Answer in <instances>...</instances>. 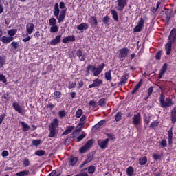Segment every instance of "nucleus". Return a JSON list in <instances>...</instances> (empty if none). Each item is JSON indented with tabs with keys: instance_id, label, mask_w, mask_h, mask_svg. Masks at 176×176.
<instances>
[{
	"instance_id": "nucleus-22",
	"label": "nucleus",
	"mask_w": 176,
	"mask_h": 176,
	"mask_svg": "<svg viewBox=\"0 0 176 176\" xmlns=\"http://www.w3.org/2000/svg\"><path fill=\"white\" fill-rule=\"evenodd\" d=\"M75 36L71 35L63 38V43H68V42H75Z\"/></svg>"
},
{
	"instance_id": "nucleus-45",
	"label": "nucleus",
	"mask_w": 176,
	"mask_h": 176,
	"mask_svg": "<svg viewBox=\"0 0 176 176\" xmlns=\"http://www.w3.org/2000/svg\"><path fill=\"white\" fill-rule=\"evenodd\" d=\"M49 24H50V26H52V25H56L57 20L56 19V18L52 17V18L50 19Z\"/></svg>"
},
{
	"instance_id": "nucleus-57",
	"label": "nucleus",
	"mask_w": 176,
	"mask_h": 176,
	"mask_svg": "<svg viewBox=\"0 0 176 176\" xmlns=\"http://www.w3.org/2000/svg\"><path fill=\"white\" fill-rule=\"evenodd\" d=\"M151 120H152V118H151V116L144 118V122L147 125L149 124V123H151Z\"/></svg>"
},
{
	"instance_id": "nucleus-8",
	"label": "nucleus",
	"mask_w": 176,
	"mask_h": 176,
	"mask_svg": "<svg viewBox=\"0 0 176 176\" xmlns=\"http://www.w3.org/2000/svg\"><path fill=\"white\" fill-rule=\"evenodd\" d=\"M130 50L127 47H123L118 50V56L119 58H126L129 56Z\"/></svg>"
},
{
	"instance_id": "nucleus-34",
	"label": "nucleus",
	"mask_w": 176,
	"mask_h": 176,
	"mask_svg": "<svg viewBox=\"0 0 176 176\" xmlns=\"http://www.w3.org/2000/svg\"><path fill=\"white\" fill-rule=\"evenodd\" d=\"M146 163H148V157H146V156L139 159V164L140 166H145Z\"/></svg>"
},
{
	"instance_id": "nucleus-37",
	"label": "nucleus",
	"mask_w": 176,
	"mask_h": 176,
	"mask_svg": "<svg viewBox=\"0 0 176 176\" xmlns=\"http://www.w3.org/2000/svg\"><path fill=\"white\" fill-rule=\"evenodd\" d=\"M93 160H94V155L93 153H90L87 155V158L85 161L89 164L90 162H93Z\"/></svg>"
},
{
	"instance_id": "nucleus-55",
	"label": "nucleus",
	"mask_w": 176,
	"mask_h": 176,
	"mask_svg": "<svg viewBox=\"0 0 176 176\" xmlns=\"http://www.w3.org/2000/svg\"><path fill=\"white\" fill-rule=\"evenodd\" d=\"M87 151H89V148L85 146V145L80 148L79 151H80V153H86V152H87Z\"/></svg>"
},
{
	"instance_id": "nucleus-1",
	"label": "nucleus",
	"mask_w": 176,
	"mask_h": 176,
	"mask_svg": "<svg viewBox=\"0 0 176 176\" xmlns=\"http://www.w3.org/2000/svg\"><path fill=\"white\" fill-rule=\"evenodd\" d=\"M67 14V6H65V3L60 1L59 3H56L54 6V16L58 20V23H60L64 22L65 20V16Z\"/></svg>"
},
{
	"instance_id": "nucleus-26",
	"label": "nucleus",
	"mask_w": 176,
	"mask_h": 176,
	"mask_svg": "<svg viewBox=\"0 0 176 176\" xmlns=\"http://www.w3.org/2000/svg\"><path fill=\"white\" fill-rule=\"evenodd\" d=\"M141 86H142V79H140L138 84L135 85L133 90L131 91V94H135Z\"/></svg>"
},
{
	"instance_id": "nucleus-28",
	"label": "nucleus",
	"mask_w": 176,
	"mask_h": 176,
	"mask_svg": "<svg viewBox=\"0 0 176 176\" xmlns=\"http://www.w3.org/2000/svg\"><path fill=\"white\" fill-rule=\"evenodd\" d=\"M111 72H112V70L110 69L104 73V78L106 80H107L108 82H111V80H112Z\"/></svg>"
},
{
	"instance_id": "nucleus-52",
	"label": "nucleus",
	"mask_w": 176,
	"mask_h": 176,
	"mask_svg": "<svg viewBox=\"0 0 176 176\" xmlns=\"http://www.w3.org/2000/svg\"><path fill=\"white\" fill-rule=\"evenodd\" d=\"M75 87H76V82L69 81V85H68V89H75Z\"/></svg>"
},
{
	"instance_id": "nucleus-9",
	"label": "nucleus",
	"mask_w": 176,
	"mask_h": 176,
	"mask_svg": "<svg viewBox=\"0 0 176 176\" xmlns=\"http://www.w3.org/2000/svg\"><path fill=\"white\" fill-rule=\"evenodd\" d=\"M109 142V138L104 140H98V145L100 146V149H107L108 148V143Z\"/></svg>"
},
{
	"instance_id": "nucleus-17",
	"label": "nucleus",
	"mask_w": 176,
	"mask_h": 176,
	"mask_svg": "<svg viewBox=\"0 0 176 176\" xmlns=\"http://www.w3.org/2000/svg\"><path fill=\"white\" fill-rule=\"evenodd\" d=\"M12 107L16 112H18L20 115H23V109L21 108V106H20V104L17 102H13L12 103Z\"/></svg>"
},
{
	"instance_id": "nucleus-40",
	"label": "nucleus",
	"mask_w": 176,
	"mask_h": 176,
	"mask_svg": "<svg viewBox=\"0 0 176 176\" xmlns=\"http://www.w3.org/2000/svg\"><path fill=\"white\" fill-rule=\"evenodd\" d=\"M34 155H36V156H45V155H46V151L44 150H37L35 151Z\"/></svg>"
},
{
	"instance_id": "nucleus-21",
	"label": "nucleus",
	"mask_w": 176,
	"mask_h": 176,
	"mask_svg": "<svg viewBox=\"0 0 176 176\" xmlns=\"http://www.w3.org/2000/svg\"><path fill=\"white\" fill-rule=\"evenodd\" d=\"M76 56L78 57L80 61H85V60H86V56L83 54V52L80 49L77 50Z\"/></svg>"
},
{
	"instance_id": "nucleus-39",
	"label": "nucleus",
	"mask_w": 176,
	"mask_h": 176,
	"mask_svg": "<svg viewBox=\"0 0 176 176\" xmlns=\"http://www.w3.org/2000/svg\"><path fill=\"white\" fill-rule=\"evenodd\" d=\"M54 95H52V97L56 100L58 98H61V96H63V94H61V92L58 91H56L54 92L53 94Z\"/></svg>"
},
{
	"instance_id": "nucleus-16",
	"label": "nucleus",
	"mask_w": 176,
	"mask_h": 176,
	"mask_svg": "<svg viewBox=\"0 0 176 176\" xmlns=\"http://www.w3.org/2000/svg\"><path fill=\"white\" fill-rule=\"evenodd\" d=\"M14 40V37H13V36H3L0 39V41L3 43H4L5 45H7L8 43H10V42H12Z\"/></svg>"
},
{
	"instance_id": "nucleus-4",
	"label": "nucleus",
	"mask_w": 176,
	"mask_h": 176,
	"mask_svg": "<svg viewBox=\"0 0 176 176\" xmlns=\"http://www.w3.org/2000/svg\"><path fill=\"white\" fill-rule=\"evenodd\" d=\"M160 102L162 108H170V107L174 105V102L170 97L166 98V100H164V95L163 94L160 96Z\"/></svg>"
},
{
	"instance_id": "nucleus-58",
	"label": "nucleus",
	"mask_w": 176,
	"mask_h": 176,
	"mask_svg": "<svg viewBox=\"0 0 176 176\" xmlns=\"http://www.w3.org/2000/svg\"><path fill=\"white\" fill-rule=\"evenodd\" d=\"M58 116L60 118H65V116H67V113L65 112V111L62 110L58 112Z\"/></svg>"
},
{
	"instance_id": "nucleus-38",
	"label": "nucleus",
	"mask_w": 176,
	"mask_h": 176,
	"mask_svg": "<svg viewBox=\"0 0 176 176\" xmlns=\"http://www.w3.org/2000/svg\"><path fill=\"white\" fill-rule=\"evenodd\" d=\"M105 101H106V99L104 98L100 99L99 101L98 102V105H99V107H106L107 102Z\"/></svg>"
},
{
	"instance_id": "nucleus-46",
	"label": "nucleus",
	"mask_w": 176,
	"mask_h": 176,
	"mask_svg": "<svg viewBox=\"0 0 176 176\" xmlns=\"http://www.w3.org/2000/svg\"><path fill=\"white\" fill-rule=\"evenodd\" d=\"M78 163V157H74L70 160V166H75Z\"/></svg>"
},
{
	"instance_id": "nucleus-32",
	"label": "nucleus",
	"mask_w": 176,
	"mask_h": 176,
	"mask_svg": "<svg viewBox=\"0 0 176 176\" xmlns=\"http://www.w3.org/2000/svg\"><path fill=\"white\" fill-rule=\"evenodd\" d=\"M111 14L112 15V17L115 21H119V16L118 15V12L115 10H111L110 12Z\"/></svg>"
},
{
	"instance_id": "nucleus-13",
	"label": "nucleus",
	"mask_w": 176,
	"mask_h": 176,
	"mask_svg": "<svg viewBox=\"0 0 176 176\" xmlns=\"http://www.w3.org/2000/svg\"><path fill=\"white\" fill-rule=\"evenodd\" d=\"M133 124L134 126H138L141 124V113H138L137 114H134L132 118Z\"/></svg>"
},
{
	"instance_id": "nucleus-62",
	"label": "nucleus",
	"mask_w": 176,
	"mask_h": 176,
	"mask_svg": "<svg viewBox=\"0 0 176 176\" xmlns=\"http://www.w3.org/2000/svg\"><path fill=\"white\" fill-rule=\"evenodd\" d=\"M153 93V87H150L147 90V94L148 96H151Z\"/></svg>"
},
{
	"instance_id": "nucleus-54",
	"label": "nucleus",
	"mask_w": 176,
	"mask_h": 176,
	"mask_svg": "<svg viewBox=\"0 0 176 176\" xmlns=\"http://www.w3.org/2000/svg\"><path fill=\"white\" fill-rule=\"evenodd\" d=\"M86 137V133H82L80 135L78 136L76 140L77 142H80Z\"/></svg>"
},
{
	"instance_id": "nucleus-47",
	"label": "nucleus",
	"mask_w": 176,
	"mask_h": 176,
	"mask_svg": "<svg viewBox=\"0 0 176 176\" xmlns=\"http://www.w3.org/2000/svg\"><path fill=\"white\" fill-rule=\"evenodd\" d=\"M16 32H17L16 29H11V30H8V35H10V36H14V35H16Z\"/></svg>"
},
{
	"instance_id": "nucleus-44",
	"label": "nucleus",
	"mask_w": 176,
	"mask_h": 176,
	"mask_svg": "<svg viewBox=\"0 0 176 176\" xmlns=\"http://www.w3.org/2000/svg\"><path fill=\"white\" fill-rule=\"evenodd\" d=\"M50 32H52V33L58 32V26H57V25H52L50 28Z\"/></svg>"
},
{
	"instance_id": "nucleus-20",
	"label": "nucleus",
	"mask_w": 176,
	"mask_h": 176,
	"mask_svg": "<svg viewBox=\"0 0 176 176\" xmlns=\"http://www.w3.org/2000/svg\"><path fill=\"white\" fill-rule=\"evenodd\" d=\"M166 71H167V63H164L158 75V79H162V78H163V75L166 74Z\"/></svg>"
},
{
	"instance_id": "nucleus-43",
	"label": "nucleus",
	"mask_w": 176,
	"mask_h": 176,
	"mask_svg": "<svg viewBox=\"0 0 176 176\" xmlns=\"http://www.w3.org/2000/svg\"><path fill=\"white\" fill-rule=\"evenodd\" d=\"M23 164L24 167H28V166L31 165V162H30V159L25 157L23 159Z\"/></svg>"
},
{
	"instance_id": "nucleus-31",
	"label": "nucleus",
	"mask_w": 176,
	"mask_h": 176,
	"mask_svg": "<svg viewBox=\"0 0 176 176\" xmlns=\"http://www.w3.org/2000/svg\"><path fill=\"white\" fill-rule=\"evenodd\" d=\"M160 124V122H159V120H153L151 124H150V129H156V127H159V124Z\"/></svg>"
},
{
	"instance_id": "nucleus-2",
	"label": "nucleus",
	"mask_w": 176,
	"mask_h": 176,
	"mask_svg": "<svg viewBox=\"0 0 176 176\" xmlns=\"http://www.w3.org/2000/svg\"><path fill=\"white\" fill-rule=\"evenodd\" d=\"M104 67L105 63L100 64L98 67L89 64L86 68V76H89L90 75V69L94 74V76H98V75H100L101 72H102Z\"/></svg>"
},
{
	"instance_id": "nucleus-15",
	"label": "nucleus",
	"mask_w": 176,
	"mask_h": 176,
	"mask_svg": "<svg viewBox=\"0 0 176 176\" xmlns=\"http://www.w3.org/2000/svg\"><path fill=\"white\" fill-rule=\"evenodd\" d=\"M170 120L172 124H175L176 123V107H174L170 110Z\"/></svg>"
},
{
	"instance_id": "nucleus-60",
	"label": "nucleus",
	"mask_w": 176,
	"mask_h": 176,
	"mask_svg": "<svg viewBox=\"0 0 176 176\" xmlns=\"http://www.w3.org/2000/svg\"><path fill=\"white\" fill-rule=\"evenodd\" d=\"M156 60H160L162 58V50H159L155 54Z\"/></svg>"
},
{
	"instance_id": "nucleus-30",
	"label": "nucleus",
	"mask_w": 176,
	"mask_h": 176,
	"mask_svg": "<svg viewBox=\"0 0 176 176\" xmlns=\"http://www.w3.org/2000/svg\"><path fill=\"white\" fill-rule=\"evenodd\" d=\"M74 129H75V126H69L67 128V129L63 133L62 135H68V134H71L72 133Z\"/></svg>"
},
{
	"instance_id": "nucleus-19",
	"label": "nucleus",
	"mask_w": 176,
	"mask_h": 176,
	"mask_svg": "<svg viewBox=\"0 0 176 176\" xmlns=\"http://www.w3.org/2000/svg\"><path fill=\"white\" fill-rule=\"evenodd\" d=\"M173 126L170 127V129L168 131V142L169 146H171L173 145Z\"/></svg>"
},
{
	"instance_id": "nucleus-36",
	"label": "nucleus",
	"mask_w": 176,
	"mask_h": 176,
	"mask_svg": "<svg viewBox=\"0 0 176 176\" xmlns=\"http://www.w3.org/2000/svg\"><path fill=\"white\" fill-rule=\"evenodd\" d=\"M86 170H88L89 174H94V173H96V166H90L89 167L85 168L84 171H86Z\"/></svg>"
},
{
	"instance_id": "nucleus-25",
	"label": "nucleus",
	"mask_w": 176,
	"mask_h": 176,
	"mask_svg": "<svg viewBox=\"0 0 176 176\" xmlns=\"http://www.w3.org/2000/svg\"><path fill=\"white\" fill-rule=\"evenodd\" d=\"M141 86H142V79H140L138 84L135 85L133 90L131 91V94H135Z\"/></svg>"
},
{
	"instance_id": "nucleus-50",
	"label": "nucleus",
	"mask_w": 176,
	"mask_h": 176,
	"mask_svg": "<svg viewBox=\"0 0 176 176\" xmlns=\"http://www.w3.org/2000/svg\"><path fill=\"white\" fill-rule=\"evenodd\" d=\"M0 82L8 85V79H6V77L3 74H0Z\"/></svg>"
},
{
	"instance_id": "nucleus-33",
	"label": "nucleus",
	"mask_w": 176,
	"mask_h": 176,
	"mask_svg": "<svg viewBox=\"0 0 176 176\" xmlns=\"http://www.w3.org/2000/svg\"><path fill=\"white\" fill-rule=\"evenodd\" d=\"M6 64V56L1 55L0 56V68H2L3 65Z\"/></svg>"
},
{
	"instance_id": "nucleus-53",
	"label": "nucleus",
	"mask_w": 176,
	"mask_h": 176,
	"mask_svg": "<svg viewBox=\"0 0 176 176\" xmlns=\"http://www.w3.org/2000/svg\"><path fill=\"white\" fill-rule=\"evenodd\" d=\"M82 115H83V110L78 109L76 111L75 116H76V118H80V116H82Z\"/></svg>"
},
{
	"instance_id": "nucleus-7",
	"label": "nucleus",
	"mask_w": 176,
	"mask_h": 176,
	"mask_svg": "<svg viewBox=\"0 0 176 176\" xmlns=\"http://www.w3.org/2000/svg\"><path fill=\"white\" fill-rule=\"evenodd\" d=\"M144 27H145V21L142 18H140L138 25L133 28V32H141Z\"/></svg>"
},
{
	"instance_id": "nucleus-48",
	"label": "nucleus",
	"mask_w": 176,
	"mask_h": 176,
	"mask_svg": "<svg viewBox=\"0 0 176 176\" xmlns=\"http://www.w3.org/2000/svg\"><path fill=\"white\" fill-rule=\"evenodd\" d=\"M122 120V112H118L115 116L116 122H120Z\"/></svg>"
},
{
	"instance_id": "nucleus-3",
	"label": "nucleus",
	"mask_w": 176,
	"mask_h": 176,
	"mask_svg": "<svg viewBox=\"0 0 176 176\" xmlns=\"http://www.w3.org/2000/svg\"><path fill=\"white\" fill-rule=\"evenodd\" d=\"M59 123L60 122L57 118L54 119V120L50 123L48 126V130L50 131L48 135L49 138H54L57 137V134H58V132H57V127H58Z\"/></svg>"
},
{
	"instance_id": "nucleus-27",
	"label": "nucleus",
	"mask_w": 176,
	"mask_h": 176,
	"mask_svg": "<svg viewBox=\"0 0 176 176\" xmlns=\"http://www.w3.org/2000/svg\"><path fill=\"white\" fill-rule=\"evenodd\" d=\"M78 31H82V30H87L89 28V25L86 23H82L81 24L77 25L76 27Z\"/></svg>"
},
{
	"instance_id": "nucleus-64",
	"label": "nucleus",
	"mask_w": 176,
	"mask_h": 176,
	"mask_svg": "<svg viewBox=\"0 0 176 176\" xmlns=\"http://www.w3.org/2000/svg\"><path fill=\"white\" fill-rule=\"evenodd\" d=\"M100 126L96 124H95L93 127H92V131H97V130H98V129H100Z\"/></svg>"
},
{
	"instance_id": "nucleus-56",
	"label": "nucleus",
	"mask_w": 176,
	"mask_h": 176,
	"mask_svg": "<svg viewBox=\"0 0 176 176\" xmlns=\"http://www.w3.org/2000/svg\"><path fill=\"white\" fill-rule=\"evenodd\" d=\"M103 24H108L109 23V16H105L102 20Z\"/></svg>"
},
{
	"instance_id": "nucleus-51",
	"label": "nucleus",
	"mask_w": 176,
	"mask_h": 176,
	"mask_svg": "<svg viewBox=\"0 0 176 176\" xmlns=\"http://www.w3.org/2000/svg\"><path fill=\"white\" fill-rule=\"evenodd\" d=\"M161 148H166L167 147V140L166 139L162 140L160 144Z\"/></svg>"
},
{
	"instance_id": "nucleus-41",
	"label": "nucleus",
	"mask_w": 176,
	"mask_h": 176,
	"mask_svg": "<svg viewBox=\"0 0 176 176\" xmlns=\"http://www.w3.org/2000/svg\"><path fill=\"white\" fill-rule=\"evenodd\" d=\"M42 142L41 140H32V145L34 146H39Z\"/></svg>"
},
{
	"instance_id": "nucleus-23",
	"label": "nucleus",
	"mask_w": 176,
	"mask_h": 176,
	"mask_svg": "<svg viewBox=\"0 0 176 176\" xmlns=\"http://www.w3.org/2000/svg\"><path fill=\"white\" fill-rule=\"evenodd\" d=\"M172 47H173V43H170L168 41V43L165 45V50L166 52V56H170V54H171Z\"/></svg>"
},
{
	"instance_id": "nucleus-42",
	"label": "nucleus",
	"mask_w": 176,
	"mask_h": 176,
	"mask_svg": "<svg viewBox=\"0 0 176 176\" xmlns=\"http://www.w3.org/2000/svg\"><path fill=\"white\" fill-rule=\"evenodd\" d=\"M93 144H94V140H88L86 144H85V146L88 148L90 149V148H91V146H93Z\"/></svg>"
},
{
	"instance_id": "nucleus-11",
	"label": "nucleus",
	"mask_w": 176,
	"mask_h": 176,
	"mask_svg": "<svg viewBox=\"0 0 176 176\" xmlns=\"http://www.w3.org/2000/svg\"><path fill=\"white\" fill-rule=\"evenodd\" d=\"M168 41L170 43H175L176 41V28H173L168 36Z\"/></svg>"
},
{
	"instance_id": "nucleus-24",
	"label": "nucleus",
	"mask_w": 176,
	"mask_h": 176,
	"mask_svg": "<svg viewBox=\"0 0 176 176\" xmlns=\"http://www.w3.org/2000/svg\"><path fill=\"white\" fill-rule=\"evenodd\" d=\"M34 25L32 23H29L26 25V30L29 35H31L34 32Z\"/></svg>"
},
{
	"instance_id": "nucleus-5",
	"label": "nucleus",
	"mask_w": 176,
	"mask_h": 176,
	"mask_svg": "<svg viewBox=\"0 0 176 176\" xmlns=\"http://www.w3.org/2000/svg\"><path fill=\"white\" fill-rule=\"evenodd\" d=\"M85 120H86V116L82 115L81 118L80 119V122H79L78 124V125L76 126V129L73 131L72 134L74 135L73 136L74 138H75V137H76L75 135H76L78 133H80V131H82V129L85 127V124L86 123L85 122Z\"/></svg>"
},
{
	"instance_id": "nucleus-10",
	"label": "nucleus",
	"mask_w": 176,
	"mask_h": 176,
	"mask_svg": "<svg viewBox=\"0 0 176 176\" xmlns=\"http://www.w3.org/2000/svg\"><path fill=\"white\" fill-rule=\"evenodd\" d=\"M102 83L103 82L102 79L96 78L93 80V82L88 86V89H93V87H100Z\"/></svg>"
},
{
	"instance_id": "nucleus-61",
	"label": "nucleus",
	"mask_w": 176,
	"mask_h": 176,
	"mask_svg": "<svg viewBox=\"0 0 176 176\" xmlns=\"http://www.w3.org/2000/svg\"><path fill=\"white\" fill-rule=\"evenodd\" d=\"M11 46H12V47L16 50V49L19 47V42L12 41L11 43Z\"/></svg>"
},
{
	"instance_id": "nucleus-35",
	"label": "nucleus",
	"mask_w": 176,
	"mask_h": 176,
	"mask_svg": "<svg viewBox=\"0 0 176 176\" xmlns=\"http://www.w3.org/2000/svg\"><path fill=\"white\" fill-rule=\"evenodd\" d=\"M126 175L133 176L134 175V168L129 166L126 168Z\"/></svg>"
},
{
	"instance_id": "nucleus-6",
	"label": "nucleus",
	"mask_w": 176,
	"mask_h": 176,
	"mask_svg": "<svg viewBox=\"0 0 176 176\" xmlns=\"http://www.w3.org/2000/svg\"><path fill=\"white\" fill-rule=\"evenodd\" d=\"M116 2L118 12H123L124 8L129 3V0H116Z\"/></svg>"
},
{
	"instance_id": "nucleus-18",
	"label": "nucleus",
	"mask_w": 176,
	"mask_h": 176,
	"mask_svg": "<svg viewBox=\"0 0 176 176\" xmlns=\"http://www.w3.org/2000/svg\"><path fill=\"white\" fill-rule=\"evenodd\" d=\"M61 34H59L58 36H56L54 39H52L50 41V45L52 46H56L57 45H58V43H60V42H61Z\"/></svg>"
},
{
	"instance_id": "nucleus-59",
	"label": "nucleus",
	"mask_w": 176,
	"mask_h": 176,
	"mask_svg": "<svg viewBox=\"0 0 176 176\" xmlns=\"http://www.w3.org/2000/svg\"><path fill=\"white\" fill-rule=\"evenodd\" d=\"M153 157L154 159V160H160V159H162V155H160V154H153Z\"/></svg>"
},
{
	"instance_id": "nucleus-49",
	"label": "nucleus",
	"mask_w": 176,
	"mask_h": 176,
	"mask_svg": "<svg viewBox=\"0 0 176 176\" xmlns=\"http://www.w3.org/2000/svg\"><path fill=\"white\" fill-rule=\"evenodd\" d=\"M30 174V170H23L21 172H19L16 173L17 176H25V175H28Z\"/></svg>"
},
{
	"instance_id": "nucleus-12",
	"label": "nucleus",
	"mask_w": 176,
	"mask_h": 176,
	"mask_svg": "<svg viewBox=\"0 0 176 176\" xmlns=\"http://www.w3.org/2000/svg\"><path fill=\"white\" fill-rule=\"evenodd\" d=\"M88 23L91 24V27L92 28H96L97 25H98V21L97 20V16H91L88 19Z\"/></svg>"
},
{
	"instance_id": "nucleus-63",
	"label": "nucleus",
	"mask_w": 176,
	"mask_h": 176,
	"mask_svg": "<svg viewBox=\"0 0 176 176\" xmlns=\"http://www.w3.org/2000/svg\"><path fill=\"white\" fill-rule=\"evenodd\" d=\"M6 116V113H3L0 116V124H2V122H3V120L5 119Z\"/></svg>"
},
{
	"instance_id": "nucleus-14",
	"label": "nucleus",
	"mask_w": 176,
	"mask_h": 176,
	"mask_svg": "<svg viewBox=\"0 0 176 176\" xmlns=\"http://www.w3.org/2000/svg\"><path fill=\"white\" fill-rule=\"evenodd\" d=\"M129 74H124L121 77V80L118 84V87H122V86H124L127 83V80H129Z\"/></svg>"
},
{
	"instance_id": "nucleus-29",
	"label": "nucleus",
	"mask_w": 176,
	"mask_h": 176,
	"mask_svg": "<svg viewBox=\"0 0 176 176\" xmlns=\"http://www.w3.org/2000/svg\"><path fill=\"white\" fill-rule=\"evenodd\" d=\"M21 126L23 127V131L24 133H26V131H30V129H31L30 125H28L24 121L21 122Z\"/></svg>"
}]
</instances>
